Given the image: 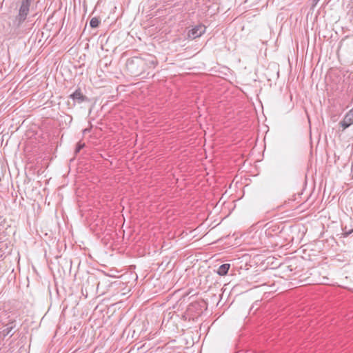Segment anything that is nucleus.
<instances>
[{"label": "nucleus", "mask_w": 353, "mask_h": 353, "mask_svg": "<svg viewBox=\"0 0 353 353\" xmlns=\"http://www.w3.org/2000/svg\"><path fill=\"white\" fill-rule=\"evenodd\" d=\"M230 268V265L229 263L222 264L219 267L217 274L221 276H224L228 274Z\"/></svg>", "instance_id": "6e6552de"}, {"label": "nucleus", "mask_w": 353, "mask_h": 353, "mask_svg": "<svg viewBox=\"0 0 353 353\" xmlns=\"http://www.w3.org/2000/svg\"><path fill=\"white\" fill-rule=\"evenodd\" d=\"M314 1H316V2H318L319 0H314Z\"/></svg>", "instance_id": "ddd939ff"}, {"label": "nucleus", "mask_w": 353, "mask_h": 353, "mask_svg": "<svg viewBox=\"0 0 353 353\" xmlns=\"http://www.w3.org/2000/svg\"><path fill=\"white\" fill-rule=\"evenodd\" d=\"M90 129L86 128V129L83 130V133L85 134V133L90 132Z\"/></svg>", "instance_id": "f8f14e48"}, {"label": "nucleus", "mask_w": 353, "mask_h": 353, "mask_svg": "<svg viewBox=\"0 0 353 353\" xmlns=\"http://www.w3.org/2000/svg\"><path fill=\"white\" fill-rule=\"evenodd\" d=\"M32 0H22L21 4L19 10L18 15L15 17L14 23L17 27H19L23 22L26 19L29 13L30 6Z\"/></svg>", "instance_id": "f03ea898"}, {"label": "nucleus", "mask_w": 353, "mask_h": 353, "mask_svg": "<svg viewBox=\"0 0 353 353\" xmlns=\"http://www.w3.org/2000/svg\"><path fill=\"white\" fill-rule=\"evenodd\" d=\"M353 124V108L348 111L345 115L343 119L341 121L339 125L345 130Z\"/></svg>", "instance_id": "20e7f679"}, {"label": "nucleus", "mask_w": 353, "mask_h": 353, "mask_svg": "<svg viewBox=\"0 0 353 353\" xmlns=\"http://www.w3.org/2000/svg\"><path fill=\"white\" fill-rule=\"evenodd\" d=\"M144 64L143 57H134L127 61L126 68L132 76L137 77L144 73Z\"/></svg>", "instance_id": "f257e3e1"}, {"label": "nucleus", "mask_w": 353, "mask_h": 353, "mask_svg": "<svg viewBox=\"0 0 353 353\" xmlns=\"http://www.w3.org/2000/svg\"><path fill=\"white\" fill-rule=\"evenodd\" d=\"M100 24V20L97 17H93L90 21V26L91 28H96Z\"/></svg>", "instance_id": "1a4fd4ad"}, {"label": "nucleus", "mask_w": 353, "mask_h": 353, "mask_svg": "<svg viewBox=\"0 0 353 353\" xmlns=\"http://www.w3.org/2000/svg\"><path fill=\"white\" fill-rule=\"evenodd\" d=\"M15 321H10L6 325V328L2 331V334L6 336L11 333L12 330L15 327Z\"/></svg>", "instance_id": "0eeeda50"}, {"label": "nucleus", "mask_w": 353, "mask_h": 353, "mask_svg": "<svg viewBox=\"0 0 353 353\" xmlns=\"http://www.w3.org/2000/svg\"><path fill=\"white\" fill-rule=\"evenodd\" d=\"M70 98L79 103H81L88 100V97L82 94L80 88L77 89L72 94H71L70 95Z\"/></svg>", "instance_id": "423d86ee"}, {"label": "nucleus", "mask_w": 353, "mask_h": 353, "mask_svg": "<svg viewBox=\"0 0 353 353\" xmlns=\"http://www.w3.org/2000/svg\"><path fill=\"white\" fill-rule=\"evenodd\" d=\"M352 231V230L344 232L343 233V236H344L345 237H346V236H347L350 234H351Z\"/></svg>", "instance_id": "9b49d317"}, {"label": "nucleus", "mask_w": 353, "mask_h": 353, "mask_svg": "<svg viewBox=\"0 0 353 353\" xmlns=\"http://www.w3.org/2000/svg\"><path fill=\"white\" fill-rule=\"evenodd\" d=\"M144 66L143 67V72H145L148 69L154 68L157 64V59L150 55H148L146 57H143Z\"/></svg>", "instance_id": "39448f33"}, {"label": "nucleus", "mask_w": 353, "mask_h": 353, "mask_svg": "<svg viewBox=\"0 0 353 353\" xmlns=\"http://www.w3.org/2000/svg\"><path fill=\"white\" fill-rule=\"evenodd\" d=\"M205 26L203 25H198L190 30L188 33V37L191 39H194L201 37L205 32Z\"/></svg>", "instance_id": "7ed1b4c3"}, {"label": "nucleus", "mask_w": 353, "mask_h": 353, "mask_svg": "<svg viewBox=\"0 0 353 353\" xmlns=\"http://www.w3.org/2000/svg\"><path fill=\"white\" fill-rule=\"evenodd\" d=\"M84 143H79L76 148V152H79L84 147Z\"/></svg>", "instance_id": "9d476101"}]
</instances>
